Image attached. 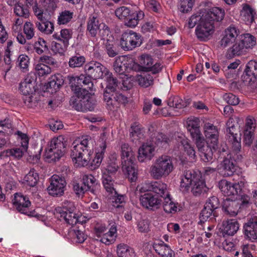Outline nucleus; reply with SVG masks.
<instances>
[{
	"label": "nucleus",
	"mask_w": 257,
	"mask_h": 257,
	"mask_svg": "<svg viewBox=\"0 0 257 257\" xmlns=\"http://www.w3.org/2000/svg\"><path fill=\"white\" fill-rule=\"evenodd\" d=\"M76 79L71 78L70 86L75 95L71 96L69 104L75 110L83 112L92 111L96 105V100L91 97L86 89L75 86Z\"/></svg>",
	"instance_id": "f257e3e1"
},
{
	"label": "nucleus",
	"mask_w": 257,
	"mask_h": 257,
	"mask_svg": "<svg viewBox=\"0 0 257 257\" xmlns=\"http://www.w3.org/2000/svg\"><path fill=\"white\" fill-rule=\"evenodd\" d=\"M181 179L180 189L182 192H188L191 186V192L197 196L206 192L208 189L200 172L194 170L184 171Z\"/></svg>",
	"instance_id": "f03ea898"
},
{
	"label": "nucleus",
	"mask_w": 257,
	"mask_h": 257,
	"mask_svg": "<svg viewBox=\"0 0 257 257\" xmlns=\"http://www.w3.org/2000/svg\"><path fill=\"white\" fill-rule=\"evenodd\" d=\"M91 137L86 136L82 137L79 144L74 145L71 150V157L78 167L87 166L91 160L90 152H88L89 145L93 144Z\"/></svg>",
	"instance_id": "7ed1b4c3"
},
{
	"label": "nucleus",
	"mask_w": 257,
	"mask_h": 257,
	"mask_svg": "<svg viewBox=\"0 0 257 257\" xmlns=\"http://www.w3.org/2000/svg\"><path fill=\"white\" fill-rule=\"evenodd\" d=\"M174 169V166L171 157L163 155L159 157L152 165L150 173L153 178L159 180L168 176Z\"/></svg>",
	"instance_id": "20e7f679"
},
{
	"label": "nucleus",
	"mask_w": 257,
	"mask_h": 257,
	"mask_svg": "<svg viewBox=\"0 0 257 257\" xmlns=\"http://www.w3.org/2000/svg\"><path fill=\"white\" fill-rule=\"evenodd\" d=\"M66 141L63 136L52 139L45 151V158L49 162H56L64 155Z\"/></svg>",
	"instance_id": "39448f33"
},
{
	"label": "nucleus",
	"mask_w": 257,
	"mask_h": 257,
	"mask_svg": "<svg viewBox=\"0 0 257 257\" xmlns=\"http://www.w3.org/2000/svg\"><path fill=\"white\" fill-rule=\"evenodd\" d=\"M143 43L141 35L133 31L124 32L120 39V45L125 51L133 50L140 47Z\"/></svg>",
	"instance_id": "423d86ee"
},
{
	"label": "nucleus",
	"mask_w": 257,
	"mask_h": 257,
	"mask_svg": "<svg viewBox=\"0 0 257 257\" xmlns=\"http://www.w3.org/2000/svg\"><path fill=\"white\" fill-rule=\"evenodd\" d=\"M13 202L14 205L19 212L29 216H37L35 211L29 210L31 203L29 198L21 193H16L15 194Z\"/></svg>",
	"instance_id": "0eeeda50"
},
{
	"label": "nucleus",
	"mask_w": 257,
	"mask_h": 257,
	"mask_svg": "<svg viewBox=\"0 0 257 257\" xmlns=\"http://www.w3.org/2000/svg\"><path fill=\"white\" fill-rule=\"evenodd\" d=\"M50 184L47 187L49 195L54 197H60L64 193L66 182L64 178L57 175H53L50 180Z\"/></svg>",
	"instance_id": "6e6552de"
},
{
	"label": "nucleus",
	"mask_w": 257,
	"mask_h": 257,
	"mask_svg": "<svg viewBox=\"0 0 257 257\" xmlns=\"http://www.w3.org/2000/svg\"><path fill=\"white\" fill-rule=\"evenodd\" d=\"M84 69L86 75L95 80L103 78L108 70L100 63L93 61L86 64Z\"/></svg>",
	"instance_id": "1a4fd4ad"
},
{
	"label": "nucleus",
	"mask_w": 257,
	"mask_h": 257,
	"mask_svg": "<svg viewBox=\"0 0 257 257\" xmlns=\"http://www.w3.org/2000/svg\"><path fill=\"white\" fill-rule=\"evenodd\" d=\"M211 23L202 18L201 21L195 30L196 36L200 41L208 40L209 37L214 33L215 26Z\"/></svg>",
	"instance_id": "9d476101"
},
{
	"label": "nucleus",
	"mask_w": 257,
	"mask_h": 257,
	"mask_svg": "<svg viewBox=\"0 0 257 257\" xmlns=\"http://www.w3.org/2000/svg\"><path fill=\"white\" fill-rule=\"evenodd\" d=\"M241 79L245 85H252L257 80V61L250 60L246 64Z\"/></svg>",
	"instance_id": "9b49d317"
},
{
	"label": "nucleus",
	"mask_w": 257,
	"mask_h": 257,
	"mask_svg": "<svg viewBox=\"0 0 257 257\" xmlns=\"http://www.w3.org/2000/svg\"><path fill=\"white\" fill-rule=\"evenodd\" d=\"M237 162H238V160L232 154H227L224 156L220 164L224 176L229 177L234 174L238 168Z\"/></svg>",
	"instance_id": "f8f14e48"
},
{
	"label": "nucleus",
	"mask_w": 257,
	"mask_h": 257,
	"mask_svg": "<svg viewBox=\"0 0 257 257\" xmlns=\"http://www.w3.org/2000/svg\"><path fill=\"white\" fill-rule=\"evenodd\" d=\"M140 200L143 207L151 211H155L159 209L162 202L160 198L151 193L141 195Z\"/></svg>",
	"instance_id": "ddd939ff"
},
{
	"label": "nucleus",
	"mask_w": 257,
	"mask_h": 257,
	"mask_svg": "<svg viewBox=\"0 0 257 257\" xmlns=\"http://www.w3.org/2000/svg\"><path fill=\"white\" fill-rule=\"evenodd\" d=\"M243 233L245 239L254 242L257 239V216L247 219L243 225Z\"/></svg>",
	"instance_id": "4468645a"
},
{
	"label": "nucleus",
	"mask_w": 257,
	"mask_h": 257,
	"mask_svg": "<svg viewBox=\"0 0 257 257\" xmlns=\"http://www.w3.org/2000/svg\"><path fill=\"white\" fill-rule=\"evenodd\" d=\"M204 134L206 138V144L212 147L214 150L218 148L219 132L217 127L208 123L204 125Z\"/></svg>",
	"instance_id": "2eb2a0df"
},
{
	"label": "nucleus",
	"mask_w": 257,
	"mask_h": 257,
	"mask_svg": "<svg viewBox=\"0 0 257 257\" xmlns=\"http://www.w3.org/2000/svg\"><path fill=\"white\" fill-rule=\"evenodd\" d=\"M225 15L224 10L219 7H213L206 10L202 15V18L207 21L212 22L215 26V24L221 22Z\"/></svg>",
	"instance_id": "dca6fc26"
},
{
	"label": "nucleus",
	"mask_w": 257,
	"mask_h": 257,
	"mask_svg": "<svg viewBox=\"0 0 257 257\" xmlns=\"http://www.w3.org/2000/svg\"><path fill=\"white\" fill-rule=\"evenodd\" d=\"M218 187L224 195L226 196L237 195L241 190L238 184H232L225 180L219 181Z\"/></svg>",
	"instance_id": "f3484780"
},
{
	"label": "nucleus",
	"mask_w": 257,
	"mask_h": 257,
	"mask_svg": "<svg viewBox=\"0 0 257 257\" xmlns=\"http://www.w3.org/2000/svg\"><path fill=\"white\" fill-rule=\"evenodd\" d=\"M35 86L34 75L29 74L20 84L19 89L24 95H27L32 94L35 91Z\"/></svg>",
	"instance_id": "a211bd4d"
},
{
	"label": "nucleus",
	"mask_w": 257,
	"mask_h": 257,
	"mask_svg": "<svg viewBox=\"0 0 257 257\" xmlns=\"http://www.w3.org/2000/svg\"><path fill=\"white\" fill-rule=\"evenodd\" d=\"M103 23H100L96 14L89 16L87 22V31L89 36L96 38L98 32Z\"/></svg>",
	"instance_id": "6ab92c4d"
},
{
	"label": "nucleus",
	"mask_w": 257,
	"mask_h": 257,
	"mask_svg": "<svg viewBox=\"0 0 257 257\" xmlns=\"http://www.w3.org/2000/svg\"><path fill=\"white\" fill-rule=\"evenodd\" d=\"M147 188V191H152L162 198L168 196L169 194L167 191V185L166 184L161 181H155L146 184Z\"/></svg>",
	"instance_id": "aec40b11"
},
{
	"label": "nucleus",
	"mask_w": 257,
	"mask_h": 257,
	"mask_svg": "<svg viewBox=\"0 0 257 257\" xmlns=\"http://www.w3.org/2000/svg\"><path fill=\"white\" fill-rule=\"evenodd\" d=\"M133 61V60L132 59H128L125 56H118L115 58V61L113 63L114 69L119 74H123L128 68L132 67L131 66L130 67L128 65L130 64V62Z\"/></svg>",
	"instance_id": "412c9836"
},
{
	"label": "nucleus",
	"mask_w": 257,
	"mask_h": 257,
	"mask_svg": "<svg viewBox=\"0 0 257 257\" xmlns=\"http://www.w3.org/2000/svg\"><path fill=\"white\" fill-rule=\"evenodd\" d=\"M155 148L151 143L144 144L138 151V160L141 162L150 160L154 156Z\"/></svg>",
	"instance_id": "4be33fe9"
},
{
	"label": "nucleus",
	"mask_w": 257,
	"mask_h": 257,
	"mask_svg": "<svg viewBox=\"0 0 257 257\" xmlns=\"http://www.w3.org/2000/svg\"><path fill=\"white\" fill-rule=\"evenodd\" d=\"M98 143L99 148L97 149V151L96 152L95 157L90 163L91 168L93 170L96 169L100 166L106 148V143L103 139L100 140Z\"/></svg>",
	"instance_id": "5701e85b"
},
{
	"label": "nucleus",
	"mask_w": 257,
	"mask_h": 257,
	"mask_svg": "<svg viewBox=\"0 0 257 257\" xmlns=\"http://www.w3.org/2000/svg\"><path fill=\"white\" fill-rule=\"evenodd\" d=\"M239 227L238 221L235 219H228L222 222V232L223 236H232L235 234Z\"/></svg>",
	"instance_id": "b1692460"
},
{
	"label": "nucleus",
	"mask_w": 257,
	"mask_h": 257,
	"mask_svg": "<svg viewBox=\"0 0 257 257\" xmlns=\"http://www.w3.org/2000/svg\"><path fill=\"white\" fill-rule=\"evenodd\" d=\"M240 16L241 19L248 24L254 22L256 14L254 9L250 5L247 4H243Z\"/></svg>",
	"instance_id": "393cba45"
},
{
	"label": "nucleus",
	"mask_w": 257,
	"mask_h": 257,
	"mask_svg": "<svg viewBox=\"0 0 257 257\" xmlns=\"http://www.w3.org/2000/svg\"><path fill=\"white\" fill-rule=\"evenodd\" d=\"M153 247L160 257H175L174 251L163 241H161L159 243H154Z\"/></svg>",
	"instance_id": "a878e982"
},
{
	"label": "nucleus",
	"mask_w": 257,
	"mask_h": 257,
	"mask_svg": "<svg viewBox=\"0 0 257 257\" xmlns=\"http://www.w3.org/2000/svg\"><path fill=\"white\" fill-rule=\"evenodd\" d=\"M131 129L130 137L132 141L136 145L140 144L144 140V134L140 124L137 122H134Z\"/></svg>",
	"instance_id": "bb28decb"
},
{
	"label": "nucleus",
	"mask_w": 257,
	"mask_h": 257,
	"mask_svg": "<svg viewBox=\"0 0 257 257\" xmlns=\"http://www.w3.org/2000/svg\"><path fill=\"white\" fill-rule=\"evenodd\" d=\"M200 121L198 117L191 116L187 119V128L191 137L194 136L196 137L197 135L201 134L200 130Z\"/></svg>",
	"instance_id": "cd10ccee"
},
{
	"label": "nucleus",
	"mask_w": 257,
	"mask_h": 257,
	"mask_svg": "<svg viewBox=\"0 0 257 257\" xmlns=\"http://www.w3.org/2000/svg\"><path fill=\"white\" fill-rule=\"evenodd\" d=\"M103 45L104 51L109 57H114L119 54V46L113 40H107L103 42Z\"/></svg>",
	"instance_id": "c85d7f7f"
},
{
	"label": "nucleus",
	"mask_w": 257,
	"mask_h": 257,
	"mask_svg": "<svg viewBox=\"0 0 257 257\" xmlns=\"http://www.w3.org/2000/svg\"><path fill=\"white\" fill-rule=\"evenodd\" d=\"M238 209V203L235 200L226 198L224 200L222 204V209L227 214L231 216L237 214Z\"/></svg>",
	"instance_id": "c756f323"
},
{
	"label": "nucleus",
	"mask_w": 257,
	"mask_h": 257,
	"mask_svg": "<svg viewBox=\"0 0 257 257\" xmlns=\"http://www.w3.org/2000/svg\"><path fill=\"white\" fill-rule=\"evenodd\" d=\"M229 141L232 144V151L228 154H232L236 157L238 161H241L243 159V156L240 151V138L231 136V138L229 139Z\"/></svg>",
	"instance_id": "7c9ffc66"
},
{
	"label": "nucleus",
	"mask_w": 257,
	"mask_h": 257,
	"mask_svg": "<svg viewBox=\"0 0 257 257\" xmlns=\"http://www.w3.org/2000/svg\"><path fill=\"white\" fill-rule=\"evenodd\" d=\"M125 162L124 164H122V171L126 174L131 182H135L138 178V173L135 169V165L133 162Z\"/></svg>",
	"instance_id": "2f4dec72"
},
{
	"label": "nucleus",
	"mask_w": 257,
	"mask_h": 257,
	"mask_svg": "<svg viewBox=\"0 0 257 257\" xmlns=\"http://www.w3.org/2000/svg\"><path fill=\"white\" fill-rule=\"evenodd\" d=\"M144 12L141 11L133 13L125 20V25L128 27L135 28L138 25L139 22L144 18Z\"/></svg>",
	"instance_id": "473e14b6"
},
{
	"label": "nucleus",
	"mask_w": 257,
	"mask_h": 257,
	"mask_svg": "<svg viewBox=\"0 0 257 257\" xmlns=\"http://www.w3.org/2000/svg\"><path fill=\"white\" fill-rule=\"evenodd\" d=\"M121 158L122 160L121 164H124V162H133L134 160V154L132 148L127 144H124L121 147Z\"/></svg>",
	"instance_id": "72a5a7b5"
},
{
	"label": "nucleus",
	"mask_w": 257,
	"mask_h": 257,
	"mask_svg": "<svg viewBox=\"0 0 257 257\" xmlns=\"http://www.w3.org/2000/svg\"><path fill=\"white\" fill-rule=\"evenodd\" d=\"M56 213L60 214V217L64 219L66 223L73 226L76 224L75 211L65 212L60 208H56Z\"/></svg>",
	"instance_id": "f704fd0d"
},
{
	"label": "nucleus",
	"mask_w": 257,
	"mask_h": 257,
	"mask_svg": "<svg viewBox=\"0 0 257 257\" xmlns=\"http://www.w3.org/2000/svg\"><path fill=\"white\" fill-rule=\"evenodd\" d=\"M102 182L103 185L106 191L110 193H114L117 194V192L114 189V181L110 174L103 173L102 177Z\"/></svg>",
	"instance_id": "c9c22d12"
},
{
	"label": "nucleus",
	"mask_w": 257,
	"mask_h": 257,
	"mask_svg": "<svg viewBox=\"0 0 257 257\" xmlns=\"http://www.w3.org/2000/svg\"><path fill=\"white\" fill-rule=\"evenodd\" d=\"M116 253L118 257L135 256L134 249L124 243H120L117 245Z\"/></svg>",
	"instance_id": "e433bc0d"
},
{
	"label": "nucleus",
	"mask_w": 257,
	"mask_h": 257,
	"mask_svg": "<svg viewBox=\"0 0 257 257\" xmlns=\"http://www.w3.org/2000/svg\"><path fill=\"white\" fill-rule=\"evenodd\" d=\"M72 34L71 30L64 29L61 30L60 34L58 33L53 34V37L58 41L64 43L69 46V41L72 38Z\"/></svg>",
	"instance_id": "4c0bfd02"
},
{
	"label": "nucleus",
	"mask_w": 257,
	"mask_h": 257,
	"mask_svg": "<svg viewBox=\"0 0 257 257\" xmlns=\"http://www.w3.org/2000/svg\"><path fill=\"white\" fill-rule=\"evenodd\" d=\"M82 182L88 187V190L92 194L95 193V186L97 184L96 180L91 174H86L83 176Z\"/></svg>",
	"instance_id": "58836bf2"
},
{
	"label": "nucleus",
	"mask_w": 257,
	"mask_h": 257,
	"mask_svg": "<svg viewBox=\"0 0 257 257\" xmlns=\"http://www.w3.org/2000/svg\"><path fill=\"white\" fill-rule=\"evenodd\" d=\"M216 216V211H214L210 208L207 209L206 206H204V207L199 215L200 220L198 222V224L202 225L204 223L208 218H210L211 219Z\"/></svg>",
	"instance_id": "ea45409f"
},
{
	"label": "nucleus",
	"mask_w": 257,
	"mask_h": 257,
	"mask_svg": "<svg viewBox=\"0 0 257 257\" xmlns=\"http://www.w3.org/2000/svg\"><path fill=\"white\" fill-rule=\"evenodd\" d=\"M103 77L105 78L106 83L105 89L116 90L118 81L115 77H113L112 73L108 70L107 73H106Z\"/></svg>",
	"instance_id": "a19ab883"
},
{
	"label": "nucleus",
	"mask_w": 257,
	"mask_h": 257,
	"mask_svg": "<svg viewBox=\"0 0 257 257\" xmlns=\"http://www.w3.org/2000/svg\"><path fill=\"white\" fill-rule=\"evenodd\" d=\"M116 227L112 226L107 232L103 233L100 239V241L105 244H110L114 242L115 237L114 235L116 233Z\"/></svg>",
	"instance_id": "79ce46f5"
},
{
	"label": "nucleus",
	"mask_w": 257,
	"mask_h": 257,
	"mask_svg": "<svg viewBox=\"0 0 257 257\" xmlns=\"http://www.w3.org/2000/svg\"><path fill=\"white\" fill-rule=\"evenodd\" d=\"M39 179L38 173L33 168L30 170L24 178V180L26 182L27 185L31 187H35L38 183Z\"/></svg>",
	"instance_id": "37998d69"
},
{
	"label": "nucleus",
	"mask_w": 257,
	"mask_h": 257,
	"mask_svg": "<svg viewBox=\"0 0 257 257\" xmlns=\"http://www.w3.org/2000/svg\"><path fill=\"white\" fill-rule=\"evenodd\" d=\"M164 198L163 207L164 210L167 213H173L177 211V204L175 203L170 198V194Z\"/></svg>",
	"instance_id": "c03bdc74"
},
{
	"label": "nucleus",
	"mask_w": 257,
	"mask_h": 257,
	"mask_svg": "<svg viewBox=\"0 0 257 257\" xmlns=\"http://www.w3.org/2000/svg\"><path fill=\"white\" fill-rule=\"evenodd\" d=\"M74 17L73 11L64 10L59 13L58 17V24L59 25H65L72 21Z\"/></svg>",
	"instance_id": "a18cd8bd"
},
{
	"label": "nucleus",
	"mask_w": 257,
	"mask_h": 257,
	"mask_svg": "<svg viewBox=\"0 0 257 257\" xmlns=\"http://www.w3.org/2000/svg\"><path fill=\"white\" fill-rule=\"evenodd\" d=\"M139 62L143 71H148V69L153 64V60L151 56L143 54L139 57Z\"/></svg>",
	"instance_id": "49530a36"
},
{
	"label": "nucleus",
	"mask_w": 257,
	"mask_h": 257,
	"mask_svg": "<svg viewBox=\"0 0 257 257\" xmlns=\"http://www.w3.org/2000/svg\"><path fill=\"white\" fill-rule=\"evenodd\" d=\"M34 50L39 55L46 53L49 51L47 42L42 38H39L34 43Z\"/></svg>",
	"instance_id": "de8ad7c7"
},
{
	"label": "nucleus",
	"mask_w": 257,
	"mask_h": 257,
	"mask_svg": "<svg viewBox=\"0 0 257 257\" xmlns=\"http://www.w3.org/2000/svg\"><path fill=\"white\" fill-rule=\"evenodd\" d=\"M63 83L64 80L62 78V76L60 74L52 76L48 82L49 87L51 88H53L55 90L59 89Z\"/></svg>",
	"instance_id": "09e8293b"
},
{
	"label": "nucleus",
	"mask_w": 257,
	"mask_h": 257,
	"mask_svg": "<svg viewBox=\"0 0 257 257\" xmlns=\"http://www.w3.org/2000/svg\"><path fill=\"white\" fill-rule=\"evenodd\" d=\"M168 105L171 107L181 109L187 106L186 102L178 96H171L167 101Z\"/></svg>",
	"instance_id": "8fccbe9b"
},
{
	"label": "nucleus",
	"mask_w": 257,
	"mask_h": 257,
	"mask_svg": "<svg viewBox=\"0 0 257 257\" xmlns=\"http://www.w3.org/2000/svg\"><path fill=\"white\" fill-rule=\"evenodd\" d=\"M138 81L141 86L147 88L153 84L154 78L153 76L149 74H144L138 76Z\"/></svg>",
	"instance_id": "3c124183"
},
{
	"label": "nucleus",
	"mask_w": 257,
	"mask_h": 257,
	"mask_svg": "<svg viewBox=\"0 0 257 257\" xmlns=\"http://www.w3.org/2000/svg\"><path fill=\"white\" fill-rule=\"evenodd\" d=\"M25 3L28 8L32 7L35 15L37 16L38 20H42L45 18L43 17V11L38 7L37 0H25Z\"/></svg>",
	"instance_id": "603ef678"
},
{
	"label": "nucleus",
	"mask_w": 257,
	"mask_h": 257,
	"mask_svg": "<svg viewBox=\"0 0 257 257\" xmlns=\"http://www.w3.org/2000/svg\"><path fill=\"white\" fill-rule=\"evenodd\" d=\"M245 49L251 48L256 44L255 38L250 34H245L240 40Z\"/></svg>",
	"instance_id": "864d4df0"
},
{
	"label": "nucleus",
	"mask_w": 257,
	"mask_h": 257,
	"mask_svg": "<svg viewBox=\"0 0 257 257\" xmlns=\"http://www.w3.org/2000/svg\"><path fill=\"white\" fill-rule=\"evenodd\" d=\"M244 47L240 40L237 41L233 46L228 50V53L230 57H233L235 55H240L244 51Z\"/></svg>",
	"instance_id": "5fc2aeb1"
},
{
	"label": "nucleus",
	"mask_w": 257,
	"mask_h": 257,
	"mask_svg": "<svg viewBox=\"0 0 257 257\" xmlns=\"http://www.w3.org/2000/svg\"><path fill=\"white\" fill-rule=\"evenodd\" d=\"M216 150H214L212 147L209 145V147H206V149L200 152L201 159L204 162L212 161L213 160V152Z\"/></svg>",
	"instance_id": "6e6d98bb"
},
{
	"label": "nucleus",
	"mask_w": 257,
	"mask_h": 257,
	"mask_svg": "<svg viewBox=\"0 0 257 257\" xmlns=\"http://www.w3.org/2000/svg\"><path fill=\"white\" fill-rule=\"evenodd\" d=\"M85 61V58L84 56L77 54L70 58L68 64L71 68L80 67L83 65Z\"/></svg>",
	"instance_id": "4d7b16f0"
},
{
	"label": "nucleus",
	"mask_w": 257,
	"mask_h": 257,
	"mask_svg": "<svg viewBox=\"0 0 257 257\" xmlns=\"http://www.w3.org/2000/svg\"><path fill=\"white\" fill-rule=\"evenodd\" d=\"M73 190L78 197H83L85 193L88 190V187H86L82 182L78 183L73 181L72 183Z\"/></svg>",
	"instance_id": "13d9d810"
},
{
	"label": "nucleus",
	"mask_w": 257,
	"mask_h": 257,
	"mask_svg": "<svg viewBox=\"0 0 257 257\" xmlns=\"http://www.w3.org/2000/svg\"><path fill=\"white\" fill-rule=\"evenodd\" d=\"M239 33L238 26L234 24L230 25L224 31V34L235 41Z\"/></svg>",
	"instance_id": "bf43d9fd"
},
{
	"label": "nucleus",
	"mask_w": 257,
	"mask_h": 257,
	"mask_svg": "<svg viewBox=\"0 0 257 257\" xmlns=\"http://www.w3.org/2000/svg\"><path fill=\"white\" fill-rule=\"evenodd\" d=\"M69 234L72 237L76 238V242L83 243L86 239L87 235L84 232L79 229H71L69 231Z\"/></svg>",
	"instance_id": "052dcab7"
},
{
	"label": "nucleus",
	"mask_w": 257,
	"mask_h": 257,
	"mask_svg": "<svg viewBox=\"0 0 257 257\" xmlns=\"http://www.w3.org/2000/svg\"><path fill=\"white\" fill-rule=\"evenodd\" d=\"M68 45L64 43L53 41L51 45L52 51L55 53H59L62 55L67 49Z\"/></svg>",
	"instance_id": "680f3d73"
},
{
	"label": "nucleus",
	"mask_w": 257,
	"mask_h": 257,
	"mask_svg": "<svg viewBox=\"0 0 257 257\" xmlns=\"http://www.w3.org/2000/svg\"><path fill=\"white\" fill-rule=\"evenodd\" d=\"M131 14L130 8L124 6L118 8L115 11V16L121 20H125Z\"/></svg>",
	"instance_id": "e2e57ef3"
},
{
	"label": "nucleus",
	"mask_w": 257,
	"mask_h": 257,
	"mask_svg": "<svg viewBox=\"0 0 257 257\" xmlns=\"http://www.w3.org/2000/svg\"><path fill=\"white\" fill-rule=\"evenodd\" d=\"M14 13L17 16L25 18L28 17L29 15L28 9L25 8L21 3H18L15 5Z\"/></svg>",
	"instance_id": "0e129e2a"
},
{
	"label": "nucleus",
	"mask_w": 257,
	"mask_h": 257,
	"mask_svg": "<svg viewBox=\"0 0 257 257\" xmlns=\"http://www.w3.org/2000/svg\"><path fill=\"white\" fill-rule=\"evenodd\" d=\"M182 145L184 147V150L187 154L192 160L196 158L195 151L194 147H192L186 140H183L181 141Z\"/></svg>",
	"instance_id": "69168bd1"
},
{
	"label": "nucleus",
	"mask_w": 257,
	"mask_h": 257,
	"mask_svg": "<svg viewBox=\"0 0 257 257\" xmlns=\"http://www.w3.org/2000/svg\"><path fill=\"white\" fill-rule=\"evenodd\" d=\"M191 138L194 141H195V144L199 152L206 149V147H209V144H206L204 137L201 134L197 135L196 137L195 136H192Z\"/></svg>",
	"instance_id": "338daca9"
},
{
	"label": "nucleus",
	"mask_w": 257,
	"mask_h": 257,
	"mask_svg": "<svg viewBox=\"0 0 257 257\" xmlns=\"http://www.w3.org/2000/svg\"><path fill=\"white\" fill-rule=\"evenodd\" d=\"M179 10L183 13H188L190 12L192 8L194 0H179Z\"/></svg>",
	"instance_id": "774afa93"
}]
</instances>
